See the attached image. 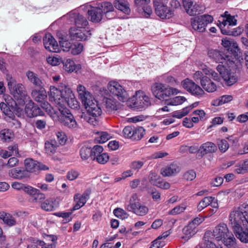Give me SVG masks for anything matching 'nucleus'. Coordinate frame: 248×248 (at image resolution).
<instances>
[{"label":"nucleus","mask_w":248,"mask_h":248,"mask_svg":"<svg viewBox=\"0 0 248 248\" xmlns=\"http://www.w3.org/2000/svg\"><path fill=\"white\" fill-rule=\"evenodd\" d=\"M232 52L228 51L227 52H223L216 49H211L209 50L208 55L210 58L216 62H219L226 64L228 67L232 68H239L243 62V59L239 60L237 58V53H234L233 57L230 55Z\"/></svg>","instance_id":"nucleus-1"},{"label":"nucleus","mask_w":248,"mask_h":248,"mask_svg":"<svg viewBox=\"0 0 248 248\" xmlns=\"http://www.w3.org/2000/svg\"><path fill=\"white\" fill-rule=\"evenodd\" d=\"M211 232V235L217 241H221L228 248H235L236 239L232 232H230L227 224L224 223H219Z\"/></svg>","instance_id":"nucleus-2"},{"label":"nucleus","mask_w":248,"mask_h":248,"mask_svg":"<svg viewBox=\"0 0 248 248\" xmlns=\"http://www.w3.org/2000/svg\"><path fill=\"white\" fill-rule=\"evenodd\" d=\"M229 221L232 229L248 224V204L243 203L234 208L230 213Z\"/></svg>","instance_id":"nucleus-3"},{"label":"nucleus","mask_w":248,"mask_h":248,"mask_svg":"<svg viewBox=\"0 0 248 248\" xmlns=\"http://www.w3.org/2000/svg\"><path fill=\"white\" fill-rule=\"evenodd\" d=\"M151 91L155 96L159 100L167 99V98L180 93L176 88L158 82L155 83L152 85Z\"/></svg>","instance_id":"nucleus-4"},{"label":"nucleus","mask_w":248,"mask_h":248,"mask_svg":"<svg viewBox=\"0 0 248 248\" xmlns=\"http://www.w3.org/2000/svg\"><path fill=\"white\" fill-rule=\"evenodd\" d=\"M86 112H83L81 118L88 123L95 125L97 124V118L101 115L102 110L95 100L85 107Z\"/></svg>","instance_id":"nucleus-5"},{"label":"nucleus","mask_w":248,"mask_h":248,"mask_svg":"<svg viewBox=\"0 0 248 248\" xmlns=\"http://www.w3.org/2000/svg\"><path fill=\"white\" fill-rule=\"evenodd\" d=\"M126 209L128 211L140 216H143L148 212V208L140 202L138 195L135 193L131 197Z\"/></svg>","instance_id":"nucleus-6"},{"label":"nucleus","mask_w":248,"mask_h":248,"mask_svg":"<svg viewBox=\"0 0 248 248\" xmlns=\"http://www.w3.org/2000/svg\"><path fill=\"white\" fill-rule=\"evenodd\" d=\"M213 21V17L211 16L205 14L191 18L190 24L194 31L203 32L205 31L207 25L212 23Z\"/></svg>","instance_id":"nucleus-7"},{"label":"nucleus","mask_w":248,"mask_h":248,"mask_svg":"<svg viewBox=\"0 0 248 248\" xmlns=\"http://www.w3.org/2000/svg\"><path fill=\"white\" fill-rule=\"evenodd\" d=\"M108 89L110 93L123 102L126 101L129 95L124 88L117 81L112 80L108 82Z\"/></svg>","instance_id":"nucleus-8"},{"label":"nucleus","mask_w":248,"mask_h":248,"mask_svg":"<svg viewBox=\"0 0 248 248\" xmlns=\"http://www.w3.org/2000/svg\"><path fill=\"white\" fill-rule=\"evenodd\" d=\"M62 89H58L54 86H50L48 93L49 100L56 106L58 109L63 108V102H65L64 98L65 96L64 88L62 86Z\"/></svg>","instance_id":"nucleus-9"},{"label":"nucleus","mask_w":248,"mask_h":248,"mask_svg":"<svg viewBox=\"0 0 248 248\" xmlns=\"http://www.w3.org/2000/svg\"><path fill=\"white\" fill-rule=\"evenodd\" d=\"M218 22H219L218 26H219L222 34L231 35L233 33V32L228 30L226 28V26L227 25L235 26L236 25L237 20L235 18L234 16H231L228 12L226 11L219 16Z\"/></svg>","instance_id":"nucleus-10"},{"label":"nucleus","mask_w":248,"mask_h":248,"mask_svg":"<svg viewBox=\"0 0 248 248\" xmlns=\"http://www.w3.org/2000/svg\"><path fill=\"white\" fill-rule=\"evenodd\" d=\"M61 115L59 119L61 123L65 126L70 129H75L78 127V124L74 116L64 108H59Z\"/></svg>","instance_id":"nucleus-11"},{"label":"nucleus","mask_w":248,"mask_h":248,"mask_svg":"<svg viewBox=\"0 0 248 248\" xmlns=\"http://www.w3.org/2000/svg\"><path fill=\"white\" fill-rule=\"evenodd\" d=\"M182 86L191 94L198 98L203 96L205 94L204 91L199 85L188 78L182 82Z\"/></svg>","instance_id":"nucleus-12"},{"label":"nucleus","mask_w":248,"mask_h":248,"mask_svg":"<svg viewBox=\"0 0 248 248\" xmlns=\"http://www.w3.org/2000/svg\"><path fill=\"white\" fill-rule=\"evenodd\" d=\"M91 31L85 28H71L69 35L71 40L82 41L87 40L91 37Z\"/></svg>","instance_id":"nucleus-13"},{"label":"nucleus","mask_w":248,"mask_h":248,"mask_svg":"<svg viewBox=\"0 0 248 248\" xmlns=\"http://www.w3.org/2000/svg\"><path fill=\"white\" fill-rule=\"evenodd\" d=\"M10 92L19 105H24L25 101L29 98L26 88L22 83H17Z\"/></svg>","instance_id":"nucleus-14"},{"label":"nucleus","mask_w":248,"mask_h":248,"mask_svg":"<svg viewBox=\"0 0 248 248\" xmlns=\"http://www.w3.org/2000/svg\"><path fill=\"white\" fill-rule=\"evenodd\" d=\"M97 5L106 19H111L115 17L116 15L114 4L108 1H104Z\"/></svg>","instance_id":"nucleus-15"},{"label":"nucleus","mask_w":248,"mask_h":248,"mask_svg":"<svg viewBox=\"0 0 248 248\" xmlns=\"http://www.w3.org/2000/svg\"><path fill=\"white\" fill-rule=\"evenodd\" d=\"M65 17L68 18L70 22H74L76 28H85L88 24L86 18L76 11L70 12Z\"/></svg>","instance_id":"nucleus-16"},{"label":"nucleus","mask_w":248,"mask_h":248,"mask_svg":"<svg viewBox=\"0 0 248 248\" xmlns=\"http://www.w3.org/2000/svg\"><path fill=\"white\" fill-rule=\"evenodd\" d=\"M136 101L134 103L135 107L142 108L151 105V101L150 97L142 91H137L135 94Z\"/></svg>","instance_id":"nucleus-17"},{"label":"nucleus","mask_w":248,"mask_h":248,"mask_svg":"<svg viewBox=\"0 0 248 248\" xmlns=\"http://www.w3.org/2000/svg\"><path fill=\"white\" fill-rule=\"evenodd\" d=\"M77 90L78 97L85 107L95 101L91 93L87 91L83 85L81 84L78 85Z\"/></svg>","instance_id":"nucleus-18"},{"label":"nucleus","mask_w":248,"mask_h":248,"mask_svg":"<svg viewBox=\"0 0 248 248\" xmlns=\"http://www.w3.org/2000/svg\"><path fill=\"white\" fill-rule=\"evenodd\" d=\"M183 6L189 15L191 16L200 14L203 11V8L199 4L194 3L193 0H182Z\"/></svg>","instance_id":"nucleus-19"},{"label":"nucleus","mask_w":248,"mask_h":248,"mask_svg":"<svg viewBox=\"0 0 248 248\" xmlns=\"http://www.w3.org/2000/svg\"><path fill=\"white\" fill-rule=\"evenodd\" d=\"M24 165L27 172H35L38 170H48V167L45 165L30 158L25 160Z\"/></svg>","instance_id":"nucleus-20"},{"label":"nucleus","mask_w":248,"mask_h":248,"mask_svg":"<svg viewBox=\"0 0 248 248\" xmlns=\"http://www.w3.org/2000/svg\"><path fill=\"white\" fill-rule=\"evenodd\" d=\"M4 97L6 103L1 102L0 103V109L5 115L9 118H13L14 115L10 107L13 108L14 106L16 105L17 103L13 100L11 96L8 95H4Z\"/></svg>","instance_id":"nucleus-21"},{"label":"nucleus","mask_w":248,"mask_h":248,"mask_svg":"<svg viewBox=\"0 0 248 248\" xmlns=\"http://www.w3.org/2000/svg\"><path fill=\"white\" fill-rule=\"evenodd\" d=\"M109 159V156L106 153L103 152V148L100 145H95L93 147V160L102 164L106 163Z\"/></svg>","instance_id":"nucleus-22"},{"label":"nucleus","mask_w":248,"mask_h":248,"mask_svg":"<svg viewBox=\"0 0 248 248\" xmlns=\"http://www.w3.org/2000/svg\"><path fill=\"white\" fill-rule=\"evenodd\" d=\"M222 45L224 47L227 48L226 50L224 51L225 52H227L228 51L232 52V53L230 54V55H232V57H233L234 53H237V56L236 57L237 58H239V60L240 58L243 59L241 56L237 44L236 43L232 41L227 38H226L222 40Z\"/></svg>","instance_id":"nucleus-23"},{"label":"nucleus","mask_w":248,"mask_h":248,"mask_svg":"<svg viewBox=\"0 0 248 248\" xmlns=\"http://www.w3.org/2000/svg\"><path fill=\"white\" fill-rule=\"evenodd\" d=\"M90 194L91 190L87 189L81 195L79 194H75L74 200L76 204L72 208V211L78 210L83 206L89 199Z\"/></svg>","instance_id":"nucleus-24"},{"label":"nucleus","mask_w":248,"mask_h":248,"mask_svg":"<svg viewBox=\"0 0 248 248\" xmlns=\"http://www.w3.org/2000/svg\"><path fill=\"white\" fill-rule=\"evenodd\" d=\"M64 87L65 92L64 100L65 102H63V108L66 105H67L71 108L75 109L78 108L79 106L78 102L77 101L72 91L65 85Z\"/></svg>","instance_id":"nucleus-25"},{"label":"nucleus","mask_w":248,"mask_h":248,"mask_svg":"<svg viewBox=\"0 0 248 248\" xmlns=\"http://www.w3.org/2000/svg\"><path fill=\"white\" fill-rule=\"evenodd\" d=\"M43 41L44 46L48 51L56 53L60 51L57 41L50 33L46 34Z\"/></svg>","instance_id":"nucleus-26"},{"label":"nucleus","mask_w":248,"mask_h":248,"mask_svg":"<svg viewBox=\"0 0 248 248\" xmlns=\"http://www.w3.org/2000/svg\"><path fill=\"white\" fill-rule=\"evenodd\" d=\"M180 170L181 168L177 164L172 163L162 168L160 173L164 177H171L176 175Z\"/></svg>","instance_id":"nucleus-27"},{"label":"nucleus","mask_w":248,"mask_h":248,"mask_svg":"<svg viewBox=\"0 0 248 248\" xmlns=\"http://www.w3.org/2000/svg\"><path fill=\"white\" fill-rule=\"evenodd\" d=\"M155 13L162 19L170 18L174 15L173 11L161 3L156 5Z\"/></svg>","instance_id":"nucleus-28"},{"label":"nucleus","mask_w":248,"mask_h":248,"mask_svg":"<svg viewBox=\"0 0 248 248\" xmlns=\"http://www.w3.org/2000/svg\"><path fill=\"white\" fill-rule=\"evenodd\" d=\"M25 111L27 116L30 118L41 115L43 113L41 108L31 100L26 105Z\"/></svg>","instance_id":"nucleus-29"},{"label":"nucleus","mask_w":248,"mask_h":248,"mask_svg":"<svg viewBox=\"0 0 248 248\" xmlns=\"http://www.w3.org/2000/svg\"><path fill=\"white\" fill-rule=\"evenodd\" d=\"M92 8L91 10H88V14L90 20L93 22L98 23L101 21L103 18V15L99 9V7L97 5L95 7H93L91 5H89Z\"/></svg>","instance_id":"nucleus-30"},{"label":"nucleus","mask_w":248,"mask_h":248,"mask_svg":"<svg viewBox=\"0 0 248 248\" xmlns=\"http://www.w3.org/2000/svg\"><path fill=\"white\" fill-rule=\"evenodd\" d=\"M230 69L226 72L225 75H223L222 78L225 81V83L228 86H231L236 82L238 76L236 72L233 71L234 69H239V68H232L230 67Z\"/></svg>","instance_id":"nucleus-31"},{"label":"nucleus","mask_w":248,"mask_h":248,"mask_svg":"<svg viewBox=\"0 0 248 248\" xmlns=\"http://www.w3.org/2000/svg\"><path fill=\"white\" fill-rule=\"evenodd\" d=\"M232 230L236 237L242 242L248 243V229L241 226Z\"/></svg>","instance_id":"nucleus-32"},{"label":"nucleus","mask_w":248,"mask_h":248,"mask_svg":"<svg viewBox=\"0 0 248 248\" xmlns=\"http://www.w3.org/2000/svg\"><path fill=\"white\" fill-rule=\"evenodd\" d=\"M114 7L118 10L126 15L131 12L130 4L126 0H115L113 2Z\"/></svg>","instance_id":"nucleus-33"},{"label":"nucleus","mask_w":248,"mask_h":248,"mask_svg":"<svg viewBox=\"0 0 248 248\" xmlns=\"http://www.w3.org/2000/svg\"><path fill=\"white\" fill-rule=\"evenodd\" d=\"M217 150V147L215 143L208 141L202 144L199 148V151L204 155L209 153H215Z\"/></svg>","instance_id":"nucleus-34"},{"label":"nucleus","mask_w":248,"mask_h":248,"mask_svg":"<svg viewBox=\"0 0 248 248\" xmlns=\"http://www.w3.org/2000/svg\"><path fill=\"white\" fill-rule=\"evenodd\" d=\"M39 88V90L33 89L31 92V95L35 101L40 103L44 101L47 96L46 93L43 87Z\"/></svg>","instance_id":"nucleus-35"},{"label":"nucleus","mask_w":248,"mask_h":248,"mask_svg":"<svg viewBox=\"0 0 248 248\" xmlns=\"http://www.w3.org/2000/svg\"><path fill=\"white\" fill-rule=\"evenodd\" d=\"M26 76L29 81L35 87L39 88L44 86L43 82L37 74L32 71H28L26 72Z\"/></svg>","instance_id":"nucleus-36"},{"label":"nucleus","mask_w":248,"mask_h":248,"mask_svg":"<svg viewBox=\"0 0 248 248\" xmlns=\"http://www.w3.org/2000/svg\"><path fill=\"white\" fill-rule=\"evenodd\" d=\"M10 177L16 179H22L28 176V172L23 169L16 168L12 169L9 171Z\"/></svg>","instance_id":"nucleus-37"},{"label":"nucleus","mask_w":248,"mask_h":248,"mask_svg":"<svg viewBox=\"0 0 248 248\" xmlns=\"http://www.w3.org/2000/svg\"><path fill=\"white\" fill-rule=\"evenodd\" d=\"M29 188V189H27V194L30 195L35 202H40L45 199V194L41 193L38 189L32 186Z\"/></svg>","instance_id":"nucleus-38"},{"label":"nucleus","mask_w":248,"mask_h":248,"mask_svg":"<svg viewBox=\"0 0 248 248\" xmlns=\"http://www.w3.org/2000/svg\"><path fill=\"white\" fill-rule=\"evenodd\" d=\"M201 85L208 93H213L217 90V85L209 77L204 78L202 80Z\"/></svg>","instance_id":"nucleus-39"},{"label":"nucleus","mask_w":248,"mask_h":248,"mask_svg":"<svg viewBox=\"0 0 248 248\" xmlns=\"http://www.w3.org/2000/svg\"><path fill=\"white\" fill-rule=\"evenodd\" d=\"M0 219L2 220L4 224L9 227L15 226L16 224L15 218L10 214L4 212H0Z\"/></svg>","instance_id":"nucleus-40"},{"label":"nucleus","mask_w":248,"mask_h":248,"mask_svg":"<svg viewBox=\"0 0 248 248\" xmlns=\"http://www.w3.org/2000/svg\"><path fill=\"white\" fill-rule=\"evenodd\" d=\"M58 206V203L52 199H47L41 204V208L46 211H53L57 208Z\"/></svg>","instance_id":"nucleus-41"},{"label":"nucleus","mask_w":248,"mask_h":248,"mask_svg":"<svg viewBox=\"0 0 248 248\" xmlns=\"http://www.w3.org/2000/svg\"><path fill=\"white\" fill-rule=\"evenodd\" d=\"M63 68L65 71L71 73L74 71L77 72L81 69V65L76 64L72 60L69 59L66 61Z\"/></svg>","instance_id":"nucleus-42"},{"label":"nucleus","mask_w":248,"mask_h":248,"mask_svg":"<svg viewBox=\"0 0 248 248\" xmlns=\"http://www.w3.org/2000/svg\"><path fill=\"white\" fill-rule=\"evenodd\" d=\"M104 103L108 111L116 110L120 107V104L112 98H105Z\"/></svg>","instance_id":"nucleus-43"},{"label":"nucleus","mask_w":248,"mask_h":248,"mask_svg":"<svg viewBox=\"0 0 248 248\" xmlns=\"http://www.w3.org/2000/svg\"><path fill=\"white\" fill-rule=\"evenodd\" d=\"M183 232L184 235L182 238L188 240L196 233L197 230L194 226L193 227L188 224L183 229Z\"/></svg>","instance_id":"nucleus-44"},{"label":"nucleus","mask_w":248,"mask_h":248,"mask_svg":"<svg viewBox=\"0 0 248 248\" xmlns=\"http://www.w3.org/2000/svg\"><path fill=\"white\" fill-rule=\"evenodd\" d=\"M80 155L82 159L87 160L90 157L93 159V148L91 149L86 145L83 146L80 149Z\"/></svg>","instance_id":"nucleus-45"},{"label":"nucleus","mask_w":248,"mask_h":248,"mask_svg":"<svg viewBox=\"0 0 248 248\" xmlns=\"http://www.w3.org/2000/svg\"><path fill=\"white\" fill-rule=\"evenodd\" d=\"M14 137L13 132L9 129H2L0 131V138L3 142H9Z\"/></svg>","instance_id":"nucleus-46"},{"label":"nucleus","mask_w":248,"mask_h":248,"mask_svg":"<svg viewBox=\"0 0 248 248\" xmlns=\"http://www.w3.org/2000/svg\"><path fill=\"white\" fill-rule=\"evenodd\" d=\"M215 200L214 197L212 196L205 197L203 198L199 203L197 205V210L199 211H201L205 207L209 205L214 200Z\"/></svg>","instance_id":"nucleus-47"},{"label":"nucleus","mask_w":248,"mask_h":248,"mask_svg":"<svg viewBox=\"0 0 248 248\" xmlns=\"http://www.w3.org/2000/svg\"><path fill=\"white\" fill-rule=\"evenodd\" d=\"M59 43L60 46L63 51L68 52L70 51L73 44L67 40L66 37H60Z\"/></svg>","instance_id":"nucleus-48"},{"label":"nucleus","mask_w":248,"mask_h":248,"mask_svg":"<svg viewBox=\"0 0 248 248\" xmlns=\"http://www.w3.org/2000/svg\"><path fill=\"white\" fill-rule=\"evenodd\" d=\"M59 146L56 141H47L45 143V148L47 154L51 155L55 153Z\"/></svg>","instance_id":"nucleus-49"},{"label":"nucleus","mask_w":248,"mask_h":248,"mask_svg":"<svg viewBox=\"0 0 248 248\" xmlns=\"http://www.w3.org/2000/svg\"><path fill=\"white\" fill-rule=\"evenodd\" d=\"M132 140H139L143 137L145 133V129L142 127H134L133 130Z\"/></svg>","instance_id":"nucleus-50"},{"label":"nucleus","mask_w":248,"mask_h":248,"mask_svg":"<svg viewBox=\"0 0 248 248\" xmlns=\"http://www.w3.org/2000/svg\"><path fill=\"white\" fill-rule=\"evenodd\" d=\"M211 232H206L205 233L204 239V245L206 248H222V247H219L216 246L212 241V238L210 237Z\"/></svg>","instance_id":"nucleus-51"},{"label":"nucleus","mask_w":248,"mask_h":248,"mask_svg":"<svg viewBox=\"0 0 248 248\" xmlns=\"http://www.w3.org/2000/svg\"><path fill=\"white\" fill-rule=\"evenodd\" d=\"M203 72L205 75L211 77L215 81H219L220 80L221 78L220 75L212 69L204 68Z\"/></svg>","instance_id":"nucleus-52"},{"label":"nucleus","mask_w":248,"mask_h":248,"mask_svg":"<svg viewBox=\"0 0 248 248\" xmlns=\"http://www.w3.org/2000/svg\"><path fill=\"white\" fill-rule=\"evenodd\" d=\"M51 238L52 242L51 244H46L44 241H40L38 243L39 246L41 248H56V241L57 238L56 236L51 235L50 236Z\"/></svg>","instance_id":"nucleus-53"},{"label":"nucleus","mask_w":248,"mask_h":248,"mask_svg":"<svg viewBox=\"0 0 248 248\" xmlns=\"http://www.w3.org/2000/svg\"><path fill=\"white\" fill-rule=\"evenodd\" d=\"M83 46L81 43H73L71 48V53L74 55L80 54L83 50Z\"/></svg>","instance_id":"nucleus-54"},{"label":"nucleus","mask_w":248,"mask_h":248,"mask_svg":"<svg viewBox=\"0 0 248 248\" xmlns=\"http://www.w3.org/2000/svg\"><path fill=\"white\" fill-rule=\"evenodd\" d=\"M186 207L185 203H182L180 205L177 206L171 210L169 214L172 215H176L179 214L184 212Z\"/></svg>","instance_id":"nucleus-55"},{"label":"nucleus","mask_w":248,"mask_h":248,"mask_svg":"<svg viewBox=\"0 0 248 248\" xmlns=\"http://www.w3.org/2000/svg\"><path fill=\"white\" fill-rule=\"evenodd\" d=\"M186 101V98L184 96H178L171 99L168 104L172 106H177L182 104Z\"/></svg>","instance_id":"nucleus-56"},{"label":"nucleus","mask_w":248,"mask_h":248,"mask_svg":"<svg viewBox=\"0 0 248 248\" xmlns=\"http://www.w3.org/2000/svg\"><path fill=\"white\" fill-rule=\"evenodd\" d=\"M11 186L12 188L17 190H23L25 192L27 193V189H29V187L31 186H26L21 183L15 182L12 184Z\"/></svg>","instance_id":"nucleus-57"},{"label":"nucleus","mask_w":248,"mask_h":248,"mask_svg":"<svg viewBox=\"0 0 248 248\" xmlns=\"http://www.w3.org/2000/svg\"><path fill=\"white\" fill-rule=\"evenodd\" d=\"M57 143L59 146L60 145H63L67 140L66 136L65 133L62 131H58L56 133Z\"/></svg>","instance_id":"nucleus-58"},{"label":"nucleus","mask_w":248,"mask_h":248,"mask_svg":"<svg viewBox=\"0 0 248 248\" xmlns=\"http://www.w3.org/2000/svg\"><path fill=\"white\" fill-rule=\"evenodd\" d=\"M110 138L109 135L106 132H101L98 137L95 138L96 142L103 143L108 141Z\"/></svg>","instance_id":"nucleus-59"},{"label":"nucleus","mask_w":248,"mask_h":248,"mask_svg":"<svg viewBox=\"0 0 248 248\" xmlns=\"http://www.w3.org/2000/svg\"><path fill=\"white\" fill-rule=\"evenodd\" d=\"M113 213L114 215L121 219H124L128 217V214L123 209L117 208L114 210Z\"/></svg>","instance_id":"nucleus-60"},{"label":"nucleus","mask_w":248,"mask_h":248,"mask_svg":"<svg viewBox=\"0 0 248 248\" xmlns=\"http://www.w3.org/2000/svg\"><path fill=\"white\" fill-rule=\"evenodd\" d=\"M5 78L7 82L8 88L9 91H11L17 83H16V79L11 75L7 74Z\"/></svg>","instance_id":"nucleus-61"},{"label":"nucleus","mask_w":248,"mask_h":248,"mask_svg":"<svg viewBox=\"0 0 248 248\" xmlns=\"http://www.w3.org/2000/svg\"><path fill=\"white\" fill-rule=\"evenodd\" d=\"M189 112L188 108L185 107L182 110L173 112L172 113V116L173 117L180 119L186 115Z\"/></svg>","instance_id":"nucleus-62"},{"label":"nucleus","mask_w":248,"mask_h":248,"mask_svg":"<svg viewBox=\"0 0 248 248\" xmlns=\"http://www.w3.org/2000/svg\"><path fill=\"white\" fill-rule=\"evenodd\" d=\"M134 127L127 126L125 127L123 130V134L125 138H129L132 140L133 130Z\"/></svg>","instance_id":"nucleus-63"},{"label":"nucleus","mask_w":248,"mask_h":248,"mask_svg":"<svg viewBox=\"0 0 248 248\" xmlns=\"http://www.w3.org/2000/svg\"><path fill=\"white\" fill-rule=\"evenodd\" d=\"M233 171L237 174H244L247 173L241 161L235 166Z\"/></svg>","instance_id":"nucleus-64"}]
</instances>
